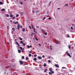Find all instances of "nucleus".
Returning a JSON list of instances; mask_svg holds the SVG:
<instances>
[{
	"label": "nucleus",
	"mask_w": 75,
	"mask_h": 75,
	"mask_svg": "<svg viewBox=\"0 0 75 75\" xmlns=\"http://www.w3.org/2000/svg\"><path fill=\"white\" fill-rule=\"evenodd\" d=\"M12 30H13V31H15V29H14V28H13L12 29Z\"/></svg>",
	"instance_id": "nucleus-23"
},
{
	"label": "nucleus",
	"mask_w": 75,
	"mask_h": 75,
	"mask_svg": "<svg viewBox=\"0 0 75 75\" xmlns=\"http://www.w3.org/2000/svg\"><path fill=\"white\" fill-rule=\"evenodd\" d=\"M5 10V9L4 8H3L1 9V11H4Z\"/></svg>",
	"instance_id": "nucleus-12"
},
{
	"label": "nucleus",
	"mask_w": 75,
	"mask_h": 75,
	"mask_svg": "<svg viewBox=\"0 0 75 75\" xmlns=\"http://www.w3.org/2000/svg\"><path fill=\"white\" fill-rule=\"evenodd\" d=\"M50 50H52V48L51 47H50Z\"/></svg>",
	"instance_id": "nucleus-63"
},
{
	"label": "nucleus",
	"mask_w": 75,
	"mask_h": 75,
	"mask_svg": "<svg viewBox=\"0 0 75 75\" xmlns=\"http://www.w3.org/2000/svg\"><path fill=\"white\" fill-rule=\"evenodd\" d=\"M46 18V17H44L43 19H42V20H45Z\"/></svg>",
	"instance_id": "nucleus-24"
},
{
	"label": "nucleus",
	"mask_w": 75,
	"mask_h": 75,
	"mask_svg": "<svg viewBox=\"0 0 75 75\" xmlns=\"http://www.w3.org/2000/svg\"><path fill=\"white\" fill-rule=\"evenodd\" d=\"M7 44H8V45H9V44H10V43H9V42H8V43H7Z\"/></svg>",
	"instance_id": "nucleus-54"
},
{
	"label": "nucleus",
	"mask_w": 75,
	"mask_h": 75,
	"mask_svg": "<svg viewBox=\"0 0 75 75\" xmlns=\"http://www.w3.org/2000/svg\"><path fill=\"white\" fill-rule=\"evenodd\" d=\"M35 12V11H32V13H34Z\"/></svg>",
	"instance_id": "nucleus-55"
},
{
	"label": "nucleus",
	"mask_w": 75,
	"mask_h": 75,
	"mask_svg": "<svg viewBox=\"0 0 75 75\" xmlns=\"http://www.w3.org/2000/svg\"><path fill=\"white\" fill-rule=\"evenodd\" d=\"M19 48L21 50H23V48H22V47H19Z\"/></svg>",
	"instance_id": "nucleus-11"
},
{
	"label": "nucleus",
	"mask_w": 75,
	"mask_h": 75,
	"mask_svg": "<svg viewBox=\"0 0 75 75\" xmlns=\"http://www.w3.org/2000/svg\"><path fill=\"white\" fill-rule=\"evenodd\" d=\"M67 38H69V35L67 34Z\"/></svg>",
	"instance_id": "nucleus-22"
},
{
	"label": "nucleus",
	"mask_w": 75,
	"mask_h": 75,
	"mask_svg": "<svg viewBox=\"0 0 75 75\" xmlns=\"http://www.w3.org/2000/svg\"><path fill=\"white\" fill-rule=\"evenodd\" d=\"M44 72H46V70H45Z\"/></svg>",
	"instance_id": "nucleus-56"
},
{
	"label": "nucleus",
	"mask_w": 75,
	"mask_h": 75,
	"mask_svg": "<svg viewBox=\"0 0 75 75\" xmlns=\"http://www.w3.org/2000/svg\"><path fill=\"white\" fill-rule=\"evenodd\" d=\"M19 62L20 63L21 65H22L23 64V62L21 60H19Z\"/></svg>",
	"instance_id": "nucleus-2"
},
{
	"label": "nucleus",
	"mask_w": 75,
	"mask_h": 75,
	"mask_svg": "<svg viewBox=\"0 0 75 75\" xmlns=\"http://www.w3.org/2000/svg\"><path fill=\"white\" fill-rule=\"evenodd\" d=\"M17 28L18 30H20V24H18L17 25Z\"/></svg>",
	"instance_id": "nucleus-3"
},
{
	"label": "nucleus",
	"mask_w": 75,
	"mask_h": 75,
	"mask_svg": "<svg viewBox=\"0 0 75 75\" xmlns=\"http://www.w3.org/2000/svg\"><path fill=\"white\" fill-rule=\"evenodd\" d=\"M29 27L30 28V29L31 28V27H30V26H29Z\"/></svg>",
	"instance_id": "nucleus-62"
},
{
	"label": "nucleus",
	"mask_w": 75,
	"mask_h": 75,
	"mask_svg": "<svg viewBox=\"0 0 75 75\" xmlns=\"http://www.w3.org/2000/svg\"><path fill=\"white\" fill-rule=\"evenodd\" d=\"M20 3H21V4H23V3L22 2H20Z\"/></svg>",
	"instance_id": "nucleus-51"
},
{
	"label": "nucleus",
	"mask_w": 75,
	"mask_h": 75,
	"mask_svg": "<svg viewBox=\"0 0 75 75\" xmlns=\"http://www.w3.org/2000/svg\"><path fill=\"white\" fill-rule=\"evenodd\" d=\"M71 29H72V30H73V29H72L73 28V27H71Z\"/></svg>",
	"instance_id": "nucleus-36"
},
{
	"label": "nucleus",
	"mask_w": 75,
	"mask_h": 75,
	"mask_svg": "<svg viewBox=\"0 0 75 75\" xmlns=\"http://www.w3.org/2000/svg\"><path fill=\"white\" fill-rule=\"evenodd\" d=\"M37 54H35L34 55V57H37Z\"/></svg>",
	"instance_id": "nucleus-30"
},
{
	"label": "nucleus",
	"mask_w": 75,
	"mask_h": 75,
	"mask_svg": "<svg viewBox=\"0 0 75 75\" xmlns=\"http://www.w3.org/2000/svg\"><path fill=\"white\" fill-rule=\"evenodd\" d=\"M39 11H37V13H38V12H39Z\"/></svg>",
	"instance_id": "nucleus-59"
},
{
	"label": "nucleus",
	"mask_w": 75,
	"mask_h": 75,
	"mask_svg": "<svg viewBox=\"0 0 75 75\" xmlns=\"http://www.w3.org/2000/svg\"><path fill=\"white\" fill-rule=\"evenodd\" d=\"M13 17V15L12 14H11L10 16V17H11L12 18Z\"/></svg>",
	"instance_id": "nucleus-10"
},
{
	"label": "nucleus",
	"mask_w": 75,
	"mask_h": 75,
	"mask_svg": "<svg viewBox=\"0 0 75 75\" xmlns=\"http://www.w3.org/2000/svg\"><path fill=\"white\" fill-rule=\"evenodd\" d=\"M27 47L28 48H30V46L29 45H28Z\"/></svg>",
	"instance_id": "nucleus-27"
},
{
	"label": "nucleus",
	"mask_w": 75,
	"mask_h": 75,
	"mask_svg": "<svg viewBox=\"0 0 75 75\" xmlns=\"http://www.w3.org/2000/svg\"><path fill=\"white\" fill-rule=\"evenodd\" d=\"M52 1H51L50 2V4H49V6H50V5L51 4V3Z\"/></svg>",
	"instance_id": "nucleus-34"
},
{
	"label": "nucleus",
	"mask_w": 75,
	"mask_h": 75,
	"mask_svg": "<svg viewBox=\"0 0 75 75\" xmlns=\"http://www.w3.org/2000/svg\"><path fill=\"white\" fill-rule=\"evenodd\" d=\"M31 36H33V33H32L31 34Z\"/></svg>",
	"instance_id": "nucleus-40"
},
{
	"label": "nucleus",
	"mask_w": 75,
	"mask_h": 75,
	"mask_svg": "<svg viewBox=\"0 0 75 75\" xmlns=\"http://www.w3.org/2000/svg\"><path fill=\"white\" fill-rule=\"evenodd\" d=\"M49 59H50V58H51V56H49Z\"/></svg>",
	"instance_id": "nucleus-50"
},
{
	"label": "nucleus",
	"mask_w": 75,
	"mask_h": 75,
	"mask_svg": "<svg viewBox=\"0 0 75 75\" xmlns=\"http://www.w3.org/2000/svg\"><path fill=\"white\" fill-rule=\"evenodd\" d=\"M49 74H50V75H52V73L51 72H49Z\"/></svg>",
	"instance_id": "nucleus-32"
},
{
	"label": "nucleus",
	"mask_w": 75,
	"mask_h": 75,
	"mask_svg": "<svg viewBox=\"0 0 75 75\" xmlns=\"http://www.w3.org/2000/svg\"><path fill=\"white\" fill-rule=\"evenodd\" d=\"M39 68H40L41 69L42 68V67H41V66H40V67H39Z\"/></svg>",
	"instance_id": "nucleus-41"
},
{
	"label": "nucleus",
	"mask_w": 75,
	"mask_h": 75,
	"mask_svg": "<svg viewBox=\"0 0 75 75\" xmlns=\"http://www.w3.org/2000/svg\"><path fill=\"white\" fill-rule=\"evenodd\" d=\"M69 49H70V48H71V46H70V45H69Z\"/></svg>",
	"instance_id": "nucleus-35"
},
{
	"label": "nucleus",
	"mask_w": 75,
	"mask_h": 75,
	"mask_svg": "<svg viewBox=\"0 0 75 75\" xmlns=\"http://www.w3.org/2000/svg\"><path fill=\"white\" fill-rule=\"evenodd\" d=\"M35 40H36V41H38V39L37 38H36Z\"/></svg>",
	"instance_id": "nucleus-39"
},
{
	"label": "nucleus",
	"mask_w": 75,
	"mask_h": 75,
	"mask_svg": "<svg viewBox=\"0 0 75 75\" xmlns=\"http://www.w3.org/2000/svg\"><path fill=\"white\" fill-rule=\"evenodd\" d=\"M15 41H17V39H15Z\"/></svg>",
	"instance_id": "nucleus-64"
},
{
	"label": "nucleus",
	"mask_w": 75,
	"mask_h": 75,
	"mask_svg": "<svg viewBox=\"0 0 75 75\" xmlns=\"http://www.w3.org/2000/svg\"><path fill=\"white\" fill-rule=\"evenodd\" d=\"M49 20H51V17H49L48 18Z\"/></svg>",
	"instance_id": "nucleus-33"
},
{
	"label": "nucleus",
	"mask_w": 75,
	"mask_h": 75,
	"mask_svg": "<svg viewBox=\"0 0 75 75\" xmlns=\"http://www.w3.org/2000/svg\"><path fill=\"white\" fill-rule=\"evenodd\" d=\"M22 58L23 59H24V56H23L22 57Z\"/></svg>",
	"instance_id": "nucleus-25"
},
{
	"label": "nucleus",
	"mask_w": 75,
	"mask_h": 75,
	"mask_svg": "<svg viewBox=\"0 0 75 75\" xmlns=\"http://www.w3.org/2000/svg\"><path fill=\"white\" fill-rule=\"evenodd\" d=\"M20 13H21V15H22V14H23V13H24L23 12H20Z\"/></svg>",
	"instance_id": "nucleus-21"
},
{
	"label": "nucleus",
	"mask_w": 75,
	"mask_h": 75,
	"mask_svg": "<svg viewBox=\"0 0 75 75\" xmlns=\"http://www.w3.org/2000/svg\"><path fill=\"white\" fill-rule=\"evenodd\" d=\"M62 68L63 69H65V68H65V67H62Z\"/></svg>",
	"instance_id": "nucleus-44"
},
{
	"label": "nucleus",
	"mask_w": 75,
	"mask_h": 75,
	"mask_svg": "<svg viewBox=\"0 0 75 75\" xmlns=\"http://www.w3.org/2000/svg\"><path fill=\"white\" fill-rule=\"evenodd\" d=\"M16 44H17V45L18 44V42H16Z\"/></svg>",
	"instance_id": "nucleus-49"
},
{
	"label": "nucleus",
	"mask_w": 75,
	"mask_h": 75,
	"mask_svg": "<svg viewBox=\"0 0 75 75\" xmlns=\"http://www.w3.org/2000/svg\"><path fill=\"white\" fill-rule=\"evenodd\" d=\"M68 6V4H66L65 5V6Z\"/></svg>",
	"instance_id": "nucleus-38"
},
{
	"label": "nucleus",
	"mask_w": 75,
	"mask_h": 75,
	"mask_svg": "<svg viewBox=\"0 0 75 75\" xmlns=\"http://www.w3.org/2000/svg\"><path fill=\"white\" fill-rule=\"evenodd\" d=\"M33 60L34 61H37V59L36 58H35L33 59Z\"/></svg>",
	"instance_id": "nucleus-18"
},
{
	"label": "nucleus",
	"mask_w": 75,
	"mask_h": 75,
	"mask_svg": "<svg viewBox=\"0 0 75 75\" xmlns=\"http://www.w3.org/2000/svg\"><path fill=\"white\" fill-rule=\"evenodd\" d=\"M34 33H36V31H35V28H34Z\"/></svg>",
	"instance_id": "nucleus-17"
},
{
	"label": "nucleus",
	"mask_w": 75,
	"mask_h": 75,
	"mask_svg": "<svg viewBox=\"0 0 75 75\" xmlns=\"http://www.w3.org/2000/svg\"><path fill=\"white\" fill-rule=\"evenodd\" d=\"M37 28H39V26H37Z\"/></svg>",
	"instance_id": "nucleus-57"
},
{
	"label": "nucleus",
	"mask_w": 75,
	"mask_h": 75,
	"mask_svg": "<svg viewBox=\"0 0 75 75\" xmlns=\"http://www.w3.org/2000/svg\"><path fill=\"white\" fill-rule=\"evenodd\" d=\"M20 43H21V44H23V41H21L20 42Z\"/></svg>",
	"instance_id": "nucleus-19"
},
{
	"label": "nucleus",
	"mask_w": 75,
	"mask_h": 75,
	"mask_svg": "<svg viewBox=\"0 0 75 75\" xmlns=\"http://www.w3.org/2000/svg\"><path fill=\"white\" fill-rule=\"evenodd\" d=\"M29 56L30 57H31V54H29Z\"/></svg>",
	"instance_id": "nucleus-29"
},
{
	"label": "nucleus",
	"mask_w": 75,
	"mask_h": 75,
	"mask_svg": "<svg viewBox=\"0 0 75 75\" xmlns=\"http://www.w3.org/2000/svg\"><path fill=\"white\" fill-rule=\"evenodd\" d=\"M55 67H57V68H59V66H58V65L57 64H56L55 65Z\"/></svg>",
	"instance_id": "nucleus-4"
},
{
	"label": "nucleus",
	"mask_w": 75,
	"mask_h": 75,
	"mask_svg": "<svg viewBox=\"0 0 75 75\" xmlns=\"http://www.w3.org/2000/svg\"><path fill=\"white\" fill-rule=\"evenodd\" d=\"M38 59H42V57H38Z\"/></svg>",
	"instance_id": "nucleus-6"
},
{
	"label": "nucleus",
	"mask_w": 75,
	"mask_h": 75,
	"mask_svg": "<svg viewBox=\"0 0 75 75\" xmlns=\"http://www.w3.org/2000/svg\"><path fill=\"white\" fill-rule=\"evenodd\" d=\"M29 52H30V53H31V51H29Z\"/></svg>",
	"instance_id": "nucleus-61"
},
{
	"label": "nucleus",
	"mask_w": 75,
	"mask_h": 75,
	"mask_svg": "<svg viewBox=\"0 0 75 75\" xmlns=\"http://www.w3.org/2000/svg\"><path fill=\"white\" fill-rule=\"evenodd\" d=\"M18 21H17L16 22H13V23H15V24H16L17 23H18Z\"/></svg>",
	"instance_id": "nucleus-14"
},
{
	"label": "nucleus",
	"mask_w": 75,
	"mask_h": 75,
	"mask_svg": "<svg viewBox=\"0 0 75 75\" xmlns=\"http://www.w3.org/2000/svg\"><path fill=\"white\" fill-rule=\"evenodd\" d=\"M18 14L16 15V17H18Z\"/></svg>",
	"instance_id": "nucleus-47"
},
{
	"label": "nucleus",
	"mask_w": 75,
	"mask_h": 75,
	"mask_svg": "<svg viewBox=\"0 0 75 75\" xmlns=\"http://www.w3.org/2000/svg\"><path fill=\"white\" fill-rule=\"evenodd\" d=\"M23 47L25 46V43H23Z\"/></svg>",
	"instance_id": "nucleus-13"
},
{
	"label": "nucleus",
	"mask_w": 75,
	"mask_h": 75,
	"mask_svg": "<svg viewBox=\"0 0 75 75\" xmlns=\"http://www.w3.org/2000/svg\"><path fill=\"white\" fill-rule=\"evenodd\" d=\"M50 48H51L52 47V46L51 45H50Z\"/></svg>",
	"instance_id": "nucleus-60"
},
{
	"label": "nucleus",
	"mask_w": 75,
	"mask_h": 75,
	"mask_svg": "<svg viewBox=\"0 0 75 75\" xmlns=\"http://www.w3.org/2000/svg\"><path fill=\"white\" fill-rule=\"evenodd\" d=\"M42 31H44V30L42 29L41 30Z\"/></svg>",
	"instance_id": "nucleus-58"
},
{
	"label": "nucleus",
	"mask_w": 75,
	"mask_h": 75,
	"mask_svg": "<svg viewBox=\"0 0 75 75\" xmlns=\"http://www.w3.org/2000/svg\"><path fill=\"white\" fill-rule=\"evenodd\" d=\"M18 52L19 53V54H20V53H21V51L20 50H18Z\"/></svg>",
	"instance_id": "nucleus-5"
},
{
	"label": "nucleus",
	"mask_w": 75,
	"mask_h": 75,
	"mask_svg": "<svg viewBox=\"0 0 75 75\" xmlns=\"http://www.w3.org/2000/svg\"><path fill=\"white\" fill-rule=\"evenodd\" d=\"M22 27H23V26L22 25L21 26H20L21 28H22Z\"/></svg>",
	"instance_id": "nucleus-45"
},
{
	"label": "nucleus",
	"mask_w": 75,
	"mask_h": 75,
	"mask_svg": "<svg viewBox=\"0 0 75 75\" xmlns=\"http://www.w3.org/2000/svg\"><path fill=\"white\" fill-rule=\"evenodd\" d=\"M22 30L23 32H25V29L24 28H23Z\"/></svg>",
	"instance_id": "nucleus-9"
},
{
	"label": "nucleus",
	"mask_w": 75,
	"mask_h": 75,
	"mask_svg": "<svg viewBox=\"0 0 75 75\" xmlns=\"http://www.w3.org/2000/svg\"><path fill=\"white\" fill-rule=\"evenodd\" d=\"M15 18V16H14L13 17V19H14Z\"/></svg>",
	"instance_id": "nucleus-42"
},
{
	"label": "nucleus",
	"mask_w": 75,
	"mask_h": 75,
	"mask_svg": "<svg viewBox=\"0 0 75 75\" xmlns=\"http://www.w3.org/2000/svg\"><path fill=\"white\" fill-rule=\"evenodd\" d=\"M31 25L33 28V25L32 24H31Z\"/></svg>",
	"instance_id": "nucleus-52"
},
{
	"label": "nucleus",
	"mask_w": 75,
	"mask_h": 75,
	"mask_svg": "<svg viewBox=\"0 0 75 75\" xmlns=\"http://www.w3.org/2000/svg\"><path fill=\"white\" fill-rule=\"evenodd\" d=\"M6 16L7 17H9V15L7 14L6 15Z\"/></svg>",
	"instance_id": "nucleus-28"
},
{
	"label": "nucleus",
	"mask_w": 75,
	"mask_h": 75,
	"mask_svg": "<svg viewBox=\"0 0 75 75\" xmlns=\"http://www.w3.org/2000/svg\"><path fill=\"white\" fill-rule=\"evenodd\" d=\"M30 48H32V45H30Z\"/></svg>",
	"instance_id": "nucleus-46"
},
{
	"label": "nucleus",
	"mask_w": 75,
	"mask_h": 75,
	"mask_svg": "<svg viewBox=\"0 0 75 75\" xmlns=\"http://www.w3.org/2000/svg\"><path fill=\"white\" fill-rule=\"evenodd\" d=\"M42 57H43V58H44V57H45V56H44V55H43L42 56Z\"/></svg>",
	"instance_id": "nucleus-43"
},
{
	"label": "nucleus",
	"mask_w": 75,
	"mask_h": 75,
	"mask_svg": "<svg viewBox=\"0 0 75 75\" xmlns=\"http://www.w3.org/2000/svg\"><path fill=\"white\" fill-rule=\"evenodd\" d=\"M17 45H18V46L19 47H20V45L19 44H18Z\"/></svg>",
	"instance_id": "nucleus-53"
},
{
	"label": "nucleus",
	"mask_w": 75,
	"mask_h": 75,
	"mask_svg": "<svg viewBox=\"0 0 75 75\" xmlns=\"http://www.w3.org/2000/svg\"><path fill=\"white\" fill-rule=\"evenodd\" d=\"M0 4H3V2H2L0 1Z\"/></svg>",
	"instance_id": "nucleus-26"
},
{
	"label": "nucleus",
	"mask_w": 75,
	"mask_h": 75,
	"mask_svg": "<svg viewBox=\"0 0 75 75\" xmlns=\"http://www.w3.org/2000/svg\"><path fill=\"white\" fill-rule=\"evenodd\" d=\"M45 70L46 71H47L48 70V69H45Z\"/></svg>",
	"instance_id": "nucleus-48"
},
{
	"label": "nucleus",
	"mask_w": 75,
	"mask_h": 75,
	"mask_svg": "<svg viewBox=\"0 0 75 75\" xmlns=\"http://www.w3.org/2000/svg\"><path fill=\"white\" fill-rule=\"evenodd\" d=\"M49 69V71H50V72H51V71H52V69L51 68H50Z\"/></svg>",
	"instance_id": "nucleus-7"
},
{
	"label": "nucleus",
	"mask_w": 75,
	"mask_h": 75,
	"mask_svg": "<svg viewBox=\"0 0 75 75\" xmlns=\"http://www.w3.org/2000/svg\"><path fill=\"white\" fill-rule=\"evenodd\" d=\"M45 35H47V33H45Z\"/></svg>",
	"instance_id": "nucleus-31"
},
{
	"label": "nucleus",
	"mask_w": 75,
	"mask_h": 75,
	"mask_svg": "<svg viewBox=\"0 0 75 75\" xmlns=\"http://www.w3.org/2000/svg\"><path fill=\"white\" fill-rule=\"evenodd\" d=\"M66 54H67V56H69V57L70 58H71V56L70 55V54L68 53V51H67L66 52Z\"/></svg>",
	"instance_id": "nucleus-1"
},
{
	"label": "nucleus",
	"mask_w": 75,
	"mask_h": 75,
	"mask_svg": "<svg viewBox=\"0 0 75 75\" xmlns=\"http://www.w3.org/2000/svg\"><path fill=\"white\" fill-rule=\"evenodd\" d=\"M19 39L20 40H21V41L23 40V39H22V38H21V37H19Z\"/></svg>",
	"instance_id": "nucleus-16"
},
{
	"label": "nucleus",
	"mask_w": 75,
	"mask_h": 75,
	"mask_svg": "<svg viewBox=\"0 0 75 75\" xmlns=\"http://www.w3.org/2000/svg\"><path fill=\"white\" fill-rule=\"evenodd\" d=\"M43 66L44 67H46V66H47V64H46V63H44Z\"/></svg>",
	"instance_id": "nucleus-8"
},
{
	"label": "nucleus",
	"mask_w": 75,
	"mask_h": 75,
	"mask_svg": "<svg viewBox=\"0 0 75 75\" xmlns=\"http://www.w3.org/2000/svg\"><path fill=\"white\" fill-rule=\"evenodd\" d=\"M50 72H51L52 74H54V71H51Z\"/></svg>",
	"instance_id": "nucleus-20"
},
{
	"label": "nucleus",
	"mask_w": 75,
	"mask_h": 75,
	"mask_svg": "<svg viewBox=\"0 0 75 75\" xmlns=\"http://www.w3.org/2000/svg\"><path fill=\"white\" fill-rule=\"evenodd\" d=\"M48 62L49 63H50V62H51V61H50V60H48Z\"/></svg>",
	"instance_id": "nucleus-37"
},
{
	"label": "nucleus",
	"mask_w": 75,
	"mask_h": 75,
	"mask_svg": "<svg viewBox=\"0 0 75 75\" xmlns=\"http://www.w3.org/2000/svg\"><path fill=\"white\" fill-rule=\"evenodd\" d=\"M25 59H26V61H27V60H28V58L27 57H26Z\"/></svg>",
	"instance_id": "nucleus-15"
}]
</instances>
